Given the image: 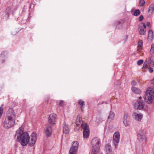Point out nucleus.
<instances>
[{
  "instance_id": "obj_35",
  "label": "nucleus",
  "mask_w": 154,
  "mask_h": 154,
  "mask_svg": "<svg viewBox=\"0 0 154 154\" xmlns=\"http://www.w3.org/2000/svg\"><path fill=\"white\" fill-rule=\"evenodd\" d=\"M149 72L150 73H152L153 72V69L151 67L149 68Z\"/></svg>"
},
{
  "instance_id": "obj_31",
  "label": "nucleus",
  "mask_w": 154,
  "mask_h": 154,
  "mask_svg": "<svg viewBox=\"0 0 154 154\" xmlns=\"http://www.w3.org/2000/svg\"><path fill=\"white\" fill-rule=\"evenodd\" d=\"M143 15H140V16L139 18V20L140 21H141L143 19Z\"/></svg>"
},
{
  "instance_id": "obj_37",
  "label": "nucleus",
  "mask_w": 154,
  "mask_h": 154,
  "mask_svg": "<svg viewBox=\"0 0 154 154\" xmlns=\"http://www.w3.org/2000/svg\"><path fill=\"white\" fill-rule=\"evenodd\" d=\"M151 83L154 85V78L151 81Z\"/></svg>"
},
{
  "instance_id": "obj_17",
  "label": "nucleus",
  "mask_w": 154,
  "mask_h": 154,
  "mask_svg": "<svg viewBox=\"0 0 154 154\" xmlns=\"http://www.w3.org/2000/svg\"><path fill=\"white\" fill-rule=\"evenodd\" d=\"M153 37V33L152 31L150 29L149 31V35L148 39L149 41H151Z\"/></svg>"
},
{
  "instance_id": "obj_27",
  "label": "nucleus",
  "mask_w": 154,
  "mask_h": 154,
  "mask_svg": "<svg viewBox=\"0 0 154 154\" xmlns=\"http://www.w3.org/2000/svg\"><path fill=\"white\" fill-rule=\"evenodd\" d=\"M150 52L151 54H153L154 53V44H152L151 45Z\"/></svg>"
},
{
  "instance_id": "obj_29",
  "label": "nucleus",
  "mask_w": 154,
  "mask_h": 154,
  "mask_svg": "<svg viewBox=\"0 0 154 154\" xmlns=\"http://www.w3.org/2000/svg\"><path fill=\"white\" fill-rule=\"evenodd\" d=\"M140 6H143L145 3V1L144 0H140Z\"/></svg>"
},
{
  "instance_id": "obj_32",
  "label": "nucleus",
  "mask_w": 154,
  "mask_h": 154,
  "mask_svg": "<svg viewBox=\"0 0 154 154\" xmlns=\"http://www.w3.org/2000/svg\"><path fill=\"white\" fill-rule=\"evenodd\" d=\"M131 84L133 86H135L137 85V83L135 81H133L131 82Z\"/></svg>"
},
{
  "instance_id": "obj_26",
  "label": "nucleus",
  "mask_w": 154,
  "mask_h": 154,
  "mask_svg": "<svg viewBox=\"0 0 154 154\" xmlns=\"http://www.w3.org/2000/svg\"><path fill=\"white\" fill-rule=\"evenodd\" d=\"M140 11L139 9L136 10L133 14V15L134 16H137L140 14Z\"/></svg>"
},
{
  "instance_id": "obj_28",
  "label": "nucleus",
  "mask_w": 154,
  "mask_h": 154,
  "mask_svg": "<svg viewBox=\"0 0 154 154\" xmlns=\"http://www.w3.org/2000/svg\"><path fill=\"white\" fill-rule=\"evenodd\" d=\"M23 127H20L18 130L16 131V134H17V133H22V131H23Z\"/></svg>"
},
{
  "instance_id": "obj_3",
  "label": "nucleus",
  "mask_w": 154,
  "mask_h": 154,
  "mask_svg": "<svg viewBox=\"0 0 154 154\" xmlns=\"http://www.w3.org/2000/svg\"><path fill=\"white\" fill-rule=\"evenodd\" d=\"M154 98V92L153 87H149L146 92L144 97L146 101L148 104L151 103Z\"/></svg>"
},
{
  "instance_id": "obj_18",
  "label": "nucleus",
  "mask_w": 154,
  "mask_h": 154,
  "mask_svg": "<svg viewBox=\"0 0 154 154\" xmlns=\"http://www.w3.org/2000/svg\"><path fill=\"white\" fill-rule=\"evenodd\" d=\"M69 130L68 125H66L65 123L63 127V132L64 133L67 134L69 132Z\"/></svg>"
},
{
  "instance_id": "obj_14",
  "label": "nucleus",
  "mask_w": 154,
  "mask_h": 154,
  "mask_svg": "<svg viewBox=\"0 0 154 154\" xmlns=\"http://www.w3.org/2000/svg\"><path fill=\"white\" fill-rule=\"evenodd\" d=\"M106 149L107 154H110L112 152V148L109 144H107L106 145Z\"/></svg>"
},
{
  "instance_id": "obj_15",
  "label": "nucleus",
  "mask_w": 154,
  "mask_h": 154,
  "mask_svg": "<svg viewBox=\"0 0 154 154\" xmlns=\"http://www.w3.org/2000/svg\"><path fill=\"white\" fill-rule=\"evenodd\" d=\"M132 91L134 93L137 94H140L141 93V91L139 89L134 87L131 88Z\"/></svg>"
},
{
  "instance_id": "obj_7",
  "label": "nucleus",
  "mask_w": 154,
  "mask_h": 154,
  "mask_svg": "<svg viewBox=\"0 0 154 154\" xmlns=\"http://www.w3.org/2000/svg\"><path fill=\"white\" fill-rule=\"evenodd\" d=\"M93 148L100 149V140L99 138L95 137L92 140Z\"/></svg>"
},
{
  "instance_id": "obj_2",
  "label": "nucleus",
  "mask_w": 154,
  "mask_h": 154,
  "mask_svg": "<svg viewBox=\"0 0 154 154\" xmlns=\"http://www.w3.org/2000/svg\"><path fill=\"white\" fill-rule=\"evenodd\" d=\"M16 115L12 109H10L7 112L6 116L3 122L4 128L8 129L13 127L15 123Z\"/></svg>"
},
{
  "instance_id": "obj_8",
  "label": "nucleus",
  "mask_w": 154,
  "mask_h": 154,
  "mask_svg": "<svg viewBox=\"0 0 154 154\" xmlns=\"http://www.w3.org/2000/svg\"><path fill=\"white\" fill-rule=\"evenodd\" d=\"M120 135L118 132L115 133L113 136V141L115 147L117 146L119 141Z\"/></svg>"
},
{
  "instance_id": "obj_10",
  "label": "nucleus",
  "mask_w": 154,
  "mask_h": 154,
  "mask_svg": "<svg viewBox=\"0 0 154 154\" xmlns=\"http://www.w3.org/2000/svg\"><path fill=\"white\" fill-rule=\"evenodd\" d=\"M52 125L50 124H47L45 127L44 131L47 137H50L52 133Z\"/></svg>"
},
{
  "instance_id": "obj_9",
  "label": "nucleus",
  "mask_w": 154,
  "mask_h": 154,
  "mask_svg": "<svg viewBox=\"0 0 154 154\" xmlns=\"http://www.w3.org/2000/svg\"><path fill=\"white\" fill-rule=\"evenodd\" d=\"M146 26L145 23H140L139 25V32L140 35H144L146 33Z\"/></svg>"
},
{
  "instance_id": "obj_33",
  "label": "nucleus",
  "mask_w": 154,
  "mask_h": 154,
  "mask_svg": "<svg viewBox=\"0 0 154 154\" xmlns=\"http://www.w3.org/2000/svg\"><path fill=\"white\" fill-rule=\"evenodd\" d=\"M63 104H64V103H63V100L60 101V102L59 103V105L60 106H63Z\"/></svg>"
},
{
  "instance_id": "obj_38",
  "label": "nucleus",
  "mask_w": 154,
  "mask_h": 154,
  "mask_svg": "<svg viewBox=\"0 0 154 154\" xmlns=\"http://www.w3.org/2000/svg\"><path fill=\"white\" fill-rule=\"evenodd\" d=\"M150 25V22H148L146 23V25L147 26H149Z\"/></svg>"
},
{
  "instance_id": "obj_39",
  "label": "nucleus",
  "mask_w": 154,
  "mask_h": 154,
  "mask_svg": "<svg viewBox=\"0 0 154 154\" xmlns=\"http://www.w3.org/2000/svg\"><path fill=\"white\" fill-rule=\"evenodd\" d=\"M141 99H142V97L141 96H140L139 97V100H141Z\"/></svg>"
},
{
  "instance_id": "obj_36",
  "label": "nucleus",
  "mask_w": 154,
  "mask_h": 154,
  "mask_svg": "<svg viewBox=\"0 0 154 154\" xmlns=\"http://www.w3.org/2000/svg\"><path fill=\"white\" fill-rule=\"evenodd\" d=\"M142 132L141 133H140V132H139L138 133V134H139L141 136H143L144 134V132H143V131H142Z\"/></svg>"
},
{
  "instance_id": "obj_23",
  "label": "nucleus",
  "mask_w": 154,
  "mask_h": 154,
  "mask_svg": "<svg viewBox=\"0 0 154 154\" xmlns=\"http://www.w3.org/2000/svg\"><path fill=\"white\" fill-rule=\"evenodd\" d=\"M78 104L81 106V109H82V106L85 105V102L81 100H79Z\"/></svg>"
},
{
  "instance_id": "obj_5",
  "label": "nucleus",
  "mask_w": 154,
  "mask_h": 154,
  "mask_svg": "<svg viewBox=\"0 0 154 154\" xmlns=\"http://www.w3.org/2000/svg\"><path fill=\"white\" fill-rule=\"evenodd\" d=\"M79 143L76 141L72 143V146L70 148L69 154H76L78 150Z\"/></svg>"
},
{
  "instance_id": "obj_20",
  "label": "nucleus",
  "mask_w": 154,
  "mask_h": 154,
  "mask_svg": "<svg viewBox=\"0 0 154 154\" xmlns=\"http://www.w3.org/2000/svg\"><path fill=\"white\" fill-rule=\"evenodd\" d=\"M76 122L77 125H79L80 123L82 122V118L80 116H78L77 118Z\"/></svg>"
},
{
  "instance_id": "obj_25",
  "label": "nucleus",
  "mask_w": 154,
  "mask_h": 154,
  "mask_svg": "<svg viewBox=\"0 0 154 154\" xmlns=\"http://www.w3.org/2000/svg\"><path fill=\"white\" fill-rule=\"evenodd\" d=\"M100 149H97L94 148H93L92 151L91 152V154H97Z\"/></svg>"
},
{
  "instance_id": "obj_12",
  "label": "nucleus",
  "mask_w": 154,
  "mask_h": 154,
  "mask_svg": "<svg viewBox=\"0 0 154 154\" xmlns=\"http://www.w3.org/2000/svg\"><path fill=\"white\" fill-rule=\"evenodd\" d=\"M123 121L125 126L127 127L129 126L130 123V117L127 113L124 114Z\"/></svg>"
},
{
  "instance_id": "obj_21",
  "label": "nucleus",
  "mask_w": 154,
  "mask_h": 154,
  "mask_svg": "<svg viewBox=\"0 0 154 154\" xmlns=\"http://www.w3.org/2000/svg\"><path fill=\"white\" fill-rule=\"evenodd\" d=\"M114 116L115 114L114 113L112 112H110L108 119L112 120L114 118Z\"/></svg>"
},
{
  "instance_id": "obj_22",
  "label": "nucleus",
  "mask_w": 154,
  "mask_h": 154,
  "mask_svg": "<svg viewBox=\"0 0 154 154\" xmlns=\"http://www.w3.org/2000/svg\"><path fill=\"white\" fill-rule=\"evenodd\" d=\"M149 59V62L152 65L154 66V56H152L150 58H148Z\"/></svg>"
},
{
  "instance_id": "obj_4",
  "label": "nucleus",
  "mask_w": 154,
  "mask_h": 154,
  "mask_svg": "<svg viewBox=\"0 0 154 154\" xmlns=\"http://www.w3.org/2000/svg\"><path fill=\"white\" fill-rule=\"evenodd\" d=\"M145 102L142 100H137V103H134L135 107H136L138 109H144L146 110L148 109V107L145 105Z\"/></svg>"
},
{
  "instance_id": "obj_16",
  "label": "nucleus",
  "mask_w": 154,
  "mask_h": 154,
  "mask_svg": "<svg viewBox=\"0 0 154 154\" xmlns=\"http://www.w3.org/2000/svg\"><path fill=\"white\" fill-rule=\"evenodd\" d=\"M150 64H151L149 62V59H147L146 58V60L143 63V69H145L149 66Z\"/></svg>"
},
{
  "instance_id": "obj_34",
  "label": "nucleus",
  "mask_w": 154,
  "mask_h": 154,
  "mask_svg": "<svg viewBox=\"0 0 154 154\" xmlns=\"http://www.w3.org/2000/svg\"><path fill=\"white\" fill-rule=\"evenodd\" d=\"M10 8H9V7H8L6 10V14H8V13L10 12Z\"/></svg>"
},
{
  "instance_id": "obj_1",
  "label": "nucleus",
  "mask_w": 154,
  "mask_h": 154,
  "mask_svg": "<svg viewBox=\"0 0 154 154\" xmlns=\"http://www.w3.org/2000/svg\"><path fill=\"white\" fill-rule=\"evenodd\" d=\"M36 135L35 133H32L31 136L30 140L28 133L26 132L22 133H17L15 134V137L16 140L20 141L22 146H25L29 143V146H32L35 144L36 140Z\"/></svg>"
},
{
  "instance_id": "obj_19",
  "label": "nucleus",
  "mask_w": 154,
  "mask_h": 154,
  "mask_svg": "<svg viewBox=\"0 0 154 154\" xmlns=\"http://www.w3.org/2000/svg\"><path fill=\"white\" fill-rule=\"evenodd\" d=\"M154 9V4H151L149 8L148 12L149 13H152Z\"/></svg>"
},
{
  "instance_id": "obj_13",
  "label": "nucleus",
  "mask_w": 154,
  "mask_h": 154,
  "mask_svg": "<svg viewBox=\"0 0 154 154\" xmlns=\"http://www.w3.org/2000/svg\"><path fill=\"white\" fill-rule=\"evenodd\" d=\"M135 119L137 121H140L143 118V115L141 113L134 112L133 115Z\"/></svg>"
},
{
  "instance_id": "obj_11",
  "label": "nucleus",
  "mask_w": 154,
  "mask_h": 154,
  "mask_svg": "<svg viewBox=\"0 0 154 154\" xmlns=\"http://www.w3.org/2000/svg\"><path fill=\"white\" fill-rule=\"evenodd\" d=\"M57 118V115L55 114H51L48 117V122L50 125H54L55 123V120Z\"/></svg>"
},
{
  "instance_id": "obj_6",
  "label": "nucleus",
  "mask_w": 154,
  "mask_h": 154,
  "mask_svg": "<svg viewBox=\"0 0 154 154\" xmlns=\"http://www.w3.org/2000/svg\"><path fill=\"white\" fill-rule=\"evenodd\" d=\"M81 128L83 129V135L84 138H87L89 134L88 125L86 123H83L81 125Z\"/></svg>"
},
{
  "instance_id": "obj_30",
  "label": "nucleus",
  "mask_w": 154,
  "mask_h": 154,
  "mask_svg": "<svg viewBox=\"0 0 154 154\" xmlns=\"http://www.w3.org/2000/svg\"><path fill=\"white\" fill-rule=\"evenodd\" d=\"M143 62V60H139L137 62V64L138 65H140L142 64Z\"/></svg>"
},
{
  "instance_id": "obj_24",
  "label": "nucleus",
  "mask_w": 154,
  "mask_h": 154,
  "mask_svg": "<svg viewBox=\"0 0 154 154\" xmlns=\"http://www.w3.org/2000/svg\"><path fill=\"white\" fill-rule=\"evenodd\" d=\"M143 42L142 41H140L138 44V50H140L142 48Z\"/></svg>"
}]
</instances>
